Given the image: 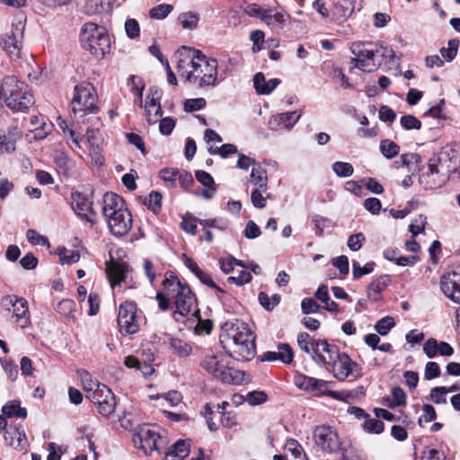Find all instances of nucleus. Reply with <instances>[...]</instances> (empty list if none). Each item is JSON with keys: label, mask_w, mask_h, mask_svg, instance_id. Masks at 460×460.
Here are the masks:
<instances>
[{"label": "nucleus", "mask_w": 460, "mask_h": 460, "mask_svg": "<svg viewBox=\"0 0 460 460\" xmlns=\"http://www.w3.org/2000/svg\"><path fill=\"white\" fill-rule=\"evenodd\" d=\"M98 96L95 88L91 83L82 82L75 86L72 100L73 112L84 111L95 114L99 111L97 105Z\"/></svg>", "instance_id": "423d86ee"}, {"label": "nucleus", "mask_w": 460, "mask_h": 460, "mask_svg": "<svg viewBox=\"0 0 460 460\" xmlns=\"http://www.w3.org/2000/svg\"><path fill=\"white\" fill-rule=\"evenodd\" d=\"M438 350V342L434 338L428 339L423 345V351L429 358L437 356Z\"/></svg>", "instance_id": "0e129e2a"}, {"label": "nucleus", "mask_w": 460, "mask_h": 460, "mask_svg": "<svg viewBox=\"0 0 460 460\" xmlns=\"http://www.w3.org/2000/svg\"><path fill=\"white\" fill-rule=\"evenodd\" d=\"M332 168L338 177H349L354 172L352 164L346 162H335L332 164Z\"/></svg>", "instance_id": "79ce46f5"}, {"label": "nucleus", "mask_w": 460, "mask_h": 460, "mask_svg": "<svg viewBox=\"0 0 460 460\" xmlns=\"http://www.w3.org/2000/svg\"><path fill=\"white\" fill-rule=\"evenodd\" d=\"M267 191V189L256 188L251 193V202L253 207L257 208H263L266 207L267 199L270 198V194L268 193L266 196H263V193Z\"/></svg>", "instance_id": "4c0bfd02"}, {"label": "nucleus", "mask_w": 460, "mask_h": 460, "mask_svg": "<svg viewBox=\"0 0 460 460\" xmlns=\"http://www.w3.org/2000/svg\"><path fill=\"white\" fill-rule=\"evenodd\" d=\"M118 324L123 334H135L139 331L137 306L135 302L125 301L119 305Z\"/></svg>", "instance_id": "9b49d317"}, {"label": "nucleus", "mask_w": 460, "mask_h": 460, "mask_svg": "<svg viewBox=\"0 0 460 460\" xmlns=\"http://www.w3.org/2000/svg\"><path fill=\"white\" fill-rule=\"evenodd\" d=\"M72 208L74 211L83 219L91 221L86 212L90 211L93 214L94 212L92 208V201L81 192L72 193Z\"/></svg>", "instance_id": "b1692460"}, {"label": "nucleus", "mask_w": 460, "mask_h": 460, "mask_svg": "<svg viewBox=\"0 0 460 460\" xmlns=\"http://www.w3.org/2000/svg\"><path fill=\"white\" fill-rule=\"evenodd\" d=\"M294 384L301 390L306 392H314L317 395L324 394L323 388L327 385V382L322 379H316L305 375L298 374L294 377Z\"/></svg>", "instance_id": "412c9836"}, {"label": "nucleus", "mask_w": 460, "mask_h": 460, "mask_svg": "<svg viewBox=\"0 0 460 460\" xmlns=\"http://www.w3.org/2000/svg\"><path fill=\"white\" fill-rule=\"evenodd\" d=\"M163 286L165 289L171 292H176L180 288H182L184 285L180 282L177 277L171 274L169 277L166 275Z\"/></svg>", "instance_id": "774afa93"}, {"label": "nucleus", "mask_w": 460, "mask_h": 460, "mask_svg": "<svg viewBox=\"0 0 460 460\" xmlns=\"http://www.w3.org/2000/svg\"><path fill=\"white\" fill-rule=\"evenodd\" d=\"M162 92L157 88H150L145 103L146 120L149 124H155L158 118L162 117L160 100Z\"/></svg>", "instance_id": "6ab92c4d"}, {"label": "nucleus", "mask_w": 460, "mask_h": 460, "mask_svg": "<svg viewBox=\"0 0 460 460\" xmlns=\"http://www.w3.org/2000/svg\"><path fill=\"white\" fill-rule=\"evenodd\" d=\"M190 442L184 439H179L165 454L164 460H182L190 454Z\"/></svg>", "instance_id": "bb28decb"}, {"label": "nucleus", "mask_w": 460, "mask_h": 460, "mask_svg": "<svg viewBox=\"0 0 460 460\" xmlns=\"http://www.w3.org/2000/svg\"><path fill=\"white\" fill-rule=\"evenodd\" d=\"M128 270V265L124 262L113 260L106 262V273L112 288L124 281Z\"/></svg>", "instance_id": "4be33fe9"}, {"label": "nucleus", "mask_w": 460, "mask_h": 460, "mask_svg": "<svg viewBox=\"0 0 460 460\" xmlns=\"http://www.w3.org/2000/svg\"><path fill=\"white\" fill-rule=\"evenodd\" d=\"M201 367L225 384L238 385L242 380V372L229 367L225 355L221 353L205 356Z\"/></svg>", "instance_id": "39448f33"}, {"label": "nucleus", "mask_w": 460, "mask_h": 460, "mask_svg": "<svg viewBox=\"0 0 460 460\" xmlns=\"http://www.w3.org/2000/svg\"><path fill=\"white\" fill-rule=\"evenodd\" d=\"M349 49L354 55L350 59L352 67H357L364 72L375 71L385 59L393 60L394 51L379 43L373 42H353Z\"/></svg>", "instance_id": "7ed1b4c3"}, {"label": "nucleus", "mask_w": 460, "mask_h": 460, "mask_svg": "<svg viewBox=\"0 0 460 460\" xmlns=\"http://www.w3.org/2000/svg\"><path fill=\"white\" fill-rule=\"evenodd\" d=\"M315 340H313L307 332H301L297 336L299 348L305 353L312 356L313 348H315Z\"/></svg>", "instance_id": "a19ab883"}, {"label": "nucleus", "mask_w": 460, "mask_h": 460, "mask_svg": "<svg viewBox=\"0 0 460 460\" xmlns=\"http://www.w3.org/2000/svg\"><path fill=\"white\" fill-rule=\"evenodd\" d=\"M402 127L406 130L420 129L421 121L413 115H404L400 119Z\"/></svg>", "instance_id": "6e6d98bb"}, {"label": "nucleus", "mask_w": 460, "mask_h": 460, "mask_svg": "<svg viewBox=\"0 0 460 460\" xmlns=\"http://www.w3.org/2000/svg\"><path fill=\"white\" fill-rule=\"evenodd\" d=\"M208 152L211 155H218L222 158H226L230 155L237 153V147L233 144H224L220 147H210Z\"/></svg>", "instance_id": "5fc2aeb1"}, {"label": "nucleus", "mask_w": 460, "mask_h": 460, "mask_svg": "<svg viewBox=\"0 0 460 460\" xmlns=\"http://www.w3.org/2000/svg\"><path fill=\"white\" fill-rule=\"evenodd\" d=\"M375 267V262H367L363 267L360 266V264L354 261L352 262V274L353 279H360L362 276L370 274L373 272Z\"/></svg>", "instance_id": "49530a36"}, {"label": "nucleus", "mask_w": 460, "mask_h": 460, "mask_svg": "<svg viewBox=\"0 0 460 460\" xmlns=\"http://www.w3.org/2000/svg\"><path fill=\"white\" fill-rule=\"evenodd\" d=\"M300 117L301 113L296 111L280 113L277 117L270 119V124L277 122L279 125H283L284 128L290 129L298 121Z\"/></svg>", "instance_id": "c756f323"}, {"label": "nucleus", "mask_w": 460, "mask_h": 460, "mask_svg": "<svg viewBox=\"0 0 460 460\" xmlns=\"http://www.w3.org/2000/svg\"><path fill=\"white\" fill-rule=\"evenodd\" d=\"M26 237L28 241L36 245H49V240L46 236L40 234L36 230L34 229H29L26 233Z\"/></svg>", "instance_id": "bf43d9fd"}, {"label": "nucleus", "mask_w": 460, "mask_h": 460, "mask_svg": "<svg viewBox=\"0 0 460 460\" xmlns=\"http://www.w3.org/2000/svg\"><path fill=\"white\" fill-rule=\"evenodd\" d=\"M288 450L291 452L295 459L304 460L305 455L303 454V448L296 439H289L287 444Z\"/></svg>", "instance_id": "338daca9"}, {"label": "nucleus", "mask_w": 460, "mask_h": 460, "mask_svg": "<svg viewBox=\"0 0 460 460\" xmlns=\"http://www.w3.org/2000/svg\"><path fill=\"white\" fill-rule=\"evenodd\" d=\"M394 324L395 323L393 317L385 316L376 323V324L375 325V330L380 335L385 336L394 326Z\"/></svg>", "instance_id": "864d4df0"}, {"label": "nucleus", "mask_w": 460, "mask_h": 460, "mask_svg": "<svg viewBox=\"0 0 460 460\" xmlns=\"http://www.w3.org/2000/svg\"><path fill=\"white\" fill-rule=\"evenodd\" d=\"M363 429L367 433L380 434L384 431V423L378 419H371L369 416L365 420Z\"/></svg>", "instance_id": "37998d69"}, {"label": "nucleus", "mask_w": 460, "mask_h": 460, "mask_svg": "<svg viewBox=\"0 0 460 460\" xmlns=\"http://www.w3.org/2000/svg\"><path fill=\"white\" fill-rule=\"evenodd\" d=\"M267 394L262 391H252L246 394L245 400L251 405H260L267 401Z\"/></svg>", "instance_id": "13d9d810"}, {"label": "nucleus", "mask_w": 460, "mask_h": 460, "mask_svg": "<svg viewBox=\"0 0 460 460\" xmlns=\"http://www.w3.org/2000/svg\"><path fill=\"white\" fill-rule=\"evenodd\" d=\"M392 398L393 401H390L389 398L386 399L388 402L386 405L392 409L397 406L404 405L406 403V394L404 391L399 386L394 387L392 389Z\"/></svg>", "instance_id": "ea45409f"}, {"label": "nucleus", "mask_w": 460, "mask_h": 460, "mask_svg": "<svg viewBox=\"0 0 460 460\" xmlns=\"http://www.w3.org/2000/svg\"><path fill=\"white\" fill-rule=\"evenodd\" d=\"M180 170L173 168H164L159 172V177L163 180L167 187L172 188L178 180Z\"/></svg>", "instance_id": "58836bf2"}, {"label": "nucleus", "mask_w": 460, "mask_h": 460, "mask_svg": "<svg viewBox=\"0 0 460 460\" xmlns=\"http://www.w3.org/2000/svg\"><path fill=\"white\" fill-rule=\"evenodd\" d=\"M267 181V171L256 164L252 169L251 182L257 188L268 189Z\"/></svg>", "instance_id": "72a5a7b5"}, {"label": "nucleus", "mask_w": 460, "mask_h": 460, "mask_svg": "<svg viewBox=\"0 0 460 460\" xmlns=\"http://www.w3.org/2000/svg\"><path fill=\"white\" fill-rule=\"evenodd\" d=\"M56 311L66 317H72L75 311V303L71 299H63L58 303Z\"/></svg>", "instance_id": "8fccbe9b"}, {"label": "nucleus", "mask_w": 460, "mask_h": 460, "mask_svg": "<svg viewBox=\"0 0 460 460\" xmlns=\"http://www.w3.org/2000/svg\"><path fill=\"white\" fill-rule=\"evenodd\" d=\"M2 411L4 415L8 418L16 417L25 419L27 417V410L23 407H21L20 401L18 400H13L6 402L3 406Z\"/></svg>", "instance_id": "c85d7f7f"}, {"label": "nucleus", "mask_w": 460, "mask_h": 460, "mask_svg": "<svg viewBox=\"0 0 460 460\" xmlns=\"http://www.w3.org/2000/svg\"><path fill=\"white\" fill-rule=\"evenodd\" d=\"M244 12L250 17H256L259 18L261 22H263L264 15H266L268 9H262L257 4H251L246 6Z\"/></svg>", "instance_id": "69168bd1"}, {"label": "nucleus", "mask_w": 460, "mask_h": 460, "mask_svg": "<svg viewBox=\"0 0 460 460\" xmlns=\"http://www.w3.org/2000/svg\"><path fill=\"white\" fill-rule=\"evenodd\" d=\"M175 311L172 317L176 322H182L183 317L194 313L198 308L195 294L190 290L188 285L180 288L175 295Z\"/></svg>", "instance_id": "f8f14e48"}, {"label": "nucleus", "mask_w": 460, "mask_h": 460, "mask_svg": "<svg viewBox=\"0 0 460 460\" xmlns=\"http://www.w3.org/2000/svg\"><path fill=\"white\" fill-rule=\"evenodd\" d=\"M80 42L96 58H103L110 52L111 40L104 27L94 22H86L80 31Z\"/></svg>", "instance_id": "20e7f679"}, {"label": "nucleus", "mask_w": 460, "mask_h": 460, "mask_svg": "<svg viewBox=\"0 0 460 460\" xmlns=\"http://www.w3.org/2000/svg\"><path fill=\"white\" fill-rule=\"evenodd\" d=\"M390 278L388 275H382L374 281H372L367 289V296L370 299L377 301L379 295L387 287Z\"/></svg>", "instance_id": "cd10ccee"}, {"label": "nucleus", "mask_w": 460, "mask_h": 460, "mask_svg": "<svg viewBox=\"0 0 460 460\" xmlns=\"http://www.w3.org/2000/svg\"><path fill=\"white\" fill-rule=\"evenodd\" d=\"M341 460H367V456L361 450L350 447L342 449Z\"/></svg>", "instance_id": "603ef678"}, {"label": "nucleus", "mask_w": 460, "mask_h": 460, "mask_svg": "<svg viewBox=\"0 0 460 460\" xmlns=\"http://www.w3.org/2000/svg\"><path fill=\"white\" fill-rule=\"evenodd\" d=\"M302 312L305 314H316L321 310V306L311 297H305L301 303Z\"/></svg>", "instance_id": "052dcab7"}, {"label": "nucleus", "mask_w": 460, "mask_h": 460, "mask_svg": "<svg viewBox=\"0 0 460 460\" xmlns=\"http://www.w3.org/2000/svg\"><path fill=\"white\" fill-rule=\"evenodd\" d=\"M365 240L366 237L363 233L354 234L349 237L347 245L349 248V250L357 252L360 250Z\"/></svg>", "instance_id": "680f3d73"}, {"label": "nucleus", "mask_w": 460, "mask_h": 460, "mask_svg": "<svg viewBox=\"0 0 460 460\" xmlns=\"http://www.w3.org/2000/svg\"><path fill=\"white\" fill-rule=\"evenodd\" d=\"M189 54L184 59H180L177 65L180 73L186 66L190 70L182 71L185 73V81L197 84L199 87L214 86L217 79V60L215 58H207V57L198 49H188Z\"/></svg>", "instance_id": "f03ea898"}, {"label": "nucleus", "mask_w": 460, "mask_h": 460, "mask_svg": "<svg viewBox=\"0 0 460 460\" xmlns=\"http://www.w3.org/2000/svg\"><path fill=\"white\" fill-rule=\"evenodd\" d=\"M1 305L4 310L12 312V318L22 329L31 324L29 305L25 298L17 296H5L1 300Z\"/></svg>", "instance_id": "9d476101"}, {"label": "nucleus", "mask_w": 460, "mask_h": 460, "mask_svg": "<svg viewBox=\"0 0 460 460\" xmlns=\"http://www.w3.org/2000/svg\"><path fill=\"white\" fill-rule=\"evenodd\" d=\"M128 84L131 87V92L137 96L136 102L142 107V93L144 90V84L140 77L131 75L128 80Z\"/></svg>", "instance_id": "c03bdc74"}, {"label": "nucleus", "mask_w": 460, "mask_h": 460, "mask_svg": "<svg viewBox=\"0 0 460 460\" xmlns=\"http://www.w3.org/2000/svg\"><path fill=\"white\" fill-rule=\"evenodd\" d=\"M278 352L280 356V361L285 364H290L294 358L292 348L288 343H280L278 345Z\"/></svg>", "instance_id": "4d7b16f0"}, {"label": "nucleus", "mask_w": 460, "mask_h": 460, "mask_svg": "<svg viewBox=\"0 0 460 460\" xmlns=\"http://www.w3.org/2000/svg\"><path fill=\"white\" fill-rule=\"evenodd\" d=\"M258 298L261 306L267 311L273 310L280 302V296L279 294H274L270 297L268 294L263 291L259 293Z\"/></svg>", "instance_id": "e433bc0d"}, {"label": "nucleus", "mask_w": 460, "mask_h": 460, "mask_svg": "<svg viewBox=\"0 0 460 460\" xmlns=\"http://www.w3.org/2000/svg\"><path fill=\"white\" fill-rule=\"evenodd\" d=\"M89 398H92L98 404L99 413L103 417H109L114 412L116 408L115 395L106 385H97V389Z\"/></svg>", "instance_id": "4468645a"}, {"label": "nucleus", "mask_w": 460, "mask_h": 460, "mask_svg": "<svg viewBox=\"0 0 460 460\" xmlns=\"http://www.w3.org/2000/svg\"><path fill=\"white\" fill-rule=\"evenodd\" d=\"M6 443L18 451H26L29 442L25 431L17 426H10L4 432Z\"/></svg>", "instance_id": "aec40b11"}, {"label": "nucleus", "mask_w": 460, "mask_h": 460, "mask_svg": "<svg viewBox=\"0 0 460 460\" xmlns=\"http://www.w3.org/2000/svg\"><path fill=\"white\" fill-rule=\"evenodd\" d=\"M24 25L22 22L13 24L12 30L2 38L4 49L10 55L19 58L22 48Z\"/></svg>", "instance_id": "f3484780"}, {"label": "nucleus", "mask_w": 460, "mask_h": 460, "mask_svg": "<svg viewBox=\"0 0 460 460\" xmlns=\"http://www.w3.org/2000/svg\"><path fill=\"white\" fill-rule=\"evenodd\" d=\"M178 20L184 29L193 30L198 25L199 16L193 13H184L180 14Z\"/></svg>", "instance_id": "3c124183"}, {"label": "nucleus", "mask_w": 460, "mask_h": 460, "mask_svg": "<svg viewBox=\"0 0 460 460\" xmlns=\"http://www.w3.org/2000/svg\"><path fill=\"white\" fill-rule=\"evenodd\" d=\"M206 105V100L204 98L189 99L184 102V111L187 112H192L199 111Z\"/></svg>", "instance_id": "e2e57ef3"}, {"label": "nucleus", "mask_w": 460, "mask_h": 460, "mask_svg": "<svg viewBox=\"0 0 460 460\" xmlns=\"http://www.w3.org/2000/svg\"><path fill=\"white\" fill-rule=\"evenodd\" d=\"M441 158L434 155L428 161V171L419 177L420 184L425 190H435L444 186L449 180V174L441 170Z\"/></svg>", "instance_id": "6e6552de"}, {"label": "nucleus", "mask_w": 460, "mask_h": 460, "mask_svg": "<svg viewBox=\"0 0 460 460\" xmlns=\"http://www.w3.org/2000/svg\"><path fill=\"white\" fill-rule=\"evenodd\" d=\"M254 336L243 321H228L222 326L220 342L227 349L229 356L239 361H250L255 357Z\"/></svg>", "instance_id": "f257e3e1"}, {"label": "nucleus", "mask_w": 460, "mask_h": 460, "mask_svg": "<svg viewBox=\"0 0 460 460\" xmlns=\"http://www.w3.org/2000/svg\"><path fill=\"white\" fill-rule=\"evenodd\" d=\"M106 216L111 233L115 236H123L132 227V216L128 209L112 211Z\"/></svg>", "instance_id": "dca6fc26"}, {"label": "nucleus", "mask_w": 460, "mask_h": 460, "mask_svg": "<svg viewBox=\"0 0 460 460\" xmlns=\"http://www.w3.org/2000/svg\"><path fill=\"white\" fill-rule=\"evenodd\" d=\"M380 151L385 158L392 159L399 155L400 146L393 140L383 139L380 142Z\"/></svg>", "instance_id": "f704fd0d"}, {"label": "nucleus", "mask_w": 460, "mask_h": 460, "mask_svg": "<svg viewBox=\"0 0 460 460\" xmlns=\"http://www.w3.org/2000/svg\"><path fill=\"white\" fill-rule=\"evenodd\" d=\"M59 261L61 264H72L79 261L80 255L77 251H68L66 248H58Z\"/></svg>", "instance_id": "a18cd8bd"}, {"label": "nucleus", "mask_w": 460, "mask_h": 460, "mask_svg": "<svg viewBox=\"0 0 460 460\" xmlns=\"http://www.w3.org/2000/svg\"><path fill=\"white\" fill-rule=\"evenodd\" d=\"M327 365L332 367L333 376L340 381H344L349 376L358 379L362 376V367L345 352L340 351Z\"/></svg>", "instance_id": "1a4fd4ad"}, {"label": "nucleus", "mask_w": 460, "mask_h": 460, "mask_svg": "<svg viewBox=\"0 0 460 460\" xmlns=\"http://www.w3.org/2000/svg\"><path fill=\"white\" fill-rule=\"evenodd\" d=\"M21 93L22 96H17V98L13 96V99H15L17 104L22 106V109H11L14 112H27L29 111V109L35 103L34 96L28 89V86L23 89Z\"/></svg>", "instance_id": "473e14b6"}, {"label": "nucleus", "mask_w": 460, "mask_h": 460, "mask_svg": "<svg viewBox=\"0 0 460 460\" xmlns=\"http://www.w3.org/2000/svg\"><path fill=\"white\" fill-rule=\"evenodd\" d=\"M459 47L458 40H450L447 42V47L441 48L440 54L447 62H451L456 56L457 49Z\"/></svg>", "instance_id": "de8ad7c7"}, {"label": "nucleus", "mask_w": 460, "mask_h": 460, "mask_svg": "<svg viewBox=\"0 0 460 460\" xmlns=\"http://www.w3.org/2000/svg\"><path fill=\"white\" fill-rule=\"evenodd\" d=\"M192 317L194 321H197V325L195 326V332L198 334H209L212 331V322L210 320H202L200 317L199 309H195L194 313H192Z\"/></svg>", "instance_id": "c9c22d12"}, {"label": "nucleus", "mask_w": 460, "mask_h": 460, "mask_svg": "<svg viewBox=\"0 0 460 460\" xmlns=\"http://www.w3.org/2000/svg\"><path fill=\"white\" fill-rule=\"evenodd\" d=\"M123 199L113 192H106L103 195L102 213L106 217L112 211L124 210Z\"/></svg>", "instance_id": "a878e982"}, {"label": "nucleus", "mask_w": 460, "mask_h": 460, "mask_svg": "<svg viewBox=\"0 0 460 460\" xmlns=\"http://www.w3.org/2000/svg\"><path fill=\"white\" fill-rule=\"evenodd\" d=\"M315 348H313L312 359L319 366L327 365L340 352L336 345L329 344L326 340L314 341Z\"/></svg>", "instance_id": "a211bd4d"}, {"label": "nucleus", "mask_w": 460, "mask_h": 460, "mask_svg": "<svg viewBox=\"0 0 460 460\" xmlns=\"http://www.w3.org/2000/svg\"><path fill=\"white\" fill-rule=\"evenodd\" d=\"M28 85L23 82L18 80L14 75H7L3 79L2 83V97L6 106L9 109H22L20 104H17L13 96H22L21 92L25 89Z\"/></svg>", "instance_id": "ddd939ff"}, {"label": "nucleus", "mask_w": 460, "mask_h": 460, "mask_svg": "<svg viewBox=\"0 0 460 460\" xmlns=\"http://www.w3.org/2000/svg\"><path fill=\"white\" fill-rule=\"evenodd\" d=\"M315 444L323 451L337 452L340 449V440L336 431L330 426H317L314 430Z\"/></svg>", "instance_id": "2eb2a0df"}, {"label": "nucleus", "mask_w": 460, "mask_h": 460, "mask_svg": "<svg viewBox=\"0 0 460 460\" xmlns=\"http://www.w3.org/2000/svg\"><path fill=\"white\" fill-rule=\"evenodd\" d=\"M132 442L135 447L142 449L146 455H149L155 450L158 452L161 450L162 444H164V438L151 429L148 425L143 424L134 430Z\"/></svg>", "instance_id": "0eeeda50"}, {"label": "nucleus", "mask_w": 460, "mask_h": 460, "mask_svg": "<svg viewBox=\"0 0 460 460\" xmlns=\"http://www.w3.org/2000/svg\"><path fill=\"white\" fill-rule=\"evenodd\" d=\"M170 349L180 358H187L192 352V347L187 341L178 338H172L169 342Z\"/></svg>", "instance_id": "7c9ffc66"}, {"label": "nucleus", "mask_w": 460, "mask_h": 460, "mask_svg": "<svg viewBox=\"0 0 460 460\" xmlns=\"http://www.w3.org/2000/svg\"><path fill=\"white\" fill-rule=\"evenodd\" d=\"M173 9V6L169 4H158L149 11V15L153 19L160 20L165 18Z\"/></svg>", "instance_id": "09e8293b"}, {"label": "nucleus", "mask_w": 460, "mask_h": 460, "mask_svg": "<svg viewBox=\"0 0 460 460\" xmlns=\"http://www.w3.org/2000/svg\"><path fill=\"white\" fill-rule=\"evenodd\" d=\"M289 18L288 13H272L271 9H268L266 15H264L263 22L271 28L282 29L286 21Z\"/></svg>", "instance_id": "2f4dec72"}, {"label": "nucleus", "mask_w": 460, "mask_h": 460, "mask_svg": "<svg viewBox=\"0 0 460 460\" xmlns=\"http://www.w3.org/2000/svg\"><path fill=\"white\" fill-rule=\"evenodd\" d=\"M280 83L278 78H272L266 81L264 75L261 72L257 73L253 77V84L256 92L259 94H270Z\"/></svg>", "instance_id": "393cba45"}, {"label": "nucleus", "mask_w": 460, "mask_h": 460, "mask_svg": "<svg viewBox=\"0 0 460 460\" xmlns=\"http://www.w3.org/2000/svg\"><path fill=\"white\" fill-rule=\"evenodd\" d=\"M183 263L201 283L217 289L218 292H224V290L214 282L209 273L202 270L191 258L187 257L185 254L183 255Z\"/></svg>", "instance_id": "5701e85b"}]
</instances>
